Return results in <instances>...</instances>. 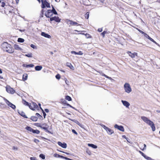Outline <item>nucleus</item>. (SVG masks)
Segmentation results:
<instances>
[{
  "mask_svg": "<svg viewBox=\"0 0 160 160\" xmlns=\"http://www.w3.org/2000/svg\"><path fill=\"white\" fill-rule=\"evenodd\" d=\"M2 47L4 50L10 53H12L14 52V48L11 45L7 42H4L2 45Z\"/></svg>",
  "mask_w": 160,
  "mask_h": 160,
  "instance_id": "f257e3e1",
  "label": "nucleus"
},
{
  "mask_svg": "<svg viewBox=\"0 0 160 160\" xmlns=\"http://www.w3.org/2000/svg\"><path fill=\"white\" fill-rule=\"evenodd\" d=\"M141 118L145 122L151 126L153 131H154L155 130L154 124L152 121L145 116H142Z\"/></svg>",
  "mask_w": 160,
  "mask_h": 160,
  "instance_id": "f03ea898",
  "label": "nucleus"
},
{
  "mask_svg": "<svg viewBox=\"0 0 160 160\" xmlns=\"http://www.w3.org/2000/svg\"><path fill=\"white\" fill-rule=\"evenodd\" d=\"M124 88L125 92L129 93L132 91V89L130 84L128 83H125L124 86Z\"/></svg>",
  "mask_w": 160,
  "mask_h": 160,
  "instance_id": "7ed1b4c3",
  "label": "nucleus"
},
{
  "mask_svg": "<svg viewBox=\"0 0 160 160\" xmlns=\"http://www.w3.org/2000/svg\"><path fill=\"white\" fill-rule=\"evenodd\" d=\"M28 107L30 109L32 110H35V109H37L38 108V106L37 104L34 102L29 103Z\"/></svg>",
  "mask_w": 160,
  "mask_h": 160,
  "instance_id": "20e7f679",
  "label": "nucleus"
},
{
  "mask_svg": "<svg viewBox=\"0 0 160 160\" xmlns=\"http://www.w3.org/2000/svg\"><path fill=\"white\" fill-rule=\"evenodd\" d=\"M66 22L68 24H69L72 26H80L81 25V24H78L77 22L69 19L66 20Z\"/></svg>",
  "mask_w": 160,
  "mask_h": 160,
  "instance_id": "39448f33",
  "label": "nucleus"
},
{
  "mask_svg": "<svg viewBox=\"0 0 160 160\" xmlns=\"http://www.w3.org/2000/svg\"><path fill=\"white\" fill-rule=\"evenodd\" d=\"M6 90L7 92L11 94H14L15 92V90L9 86H7L6 87Z\"/></svg>",
  "mask_w": 160,
  "mask_h": 160,
  "instance_id": "423d86ee",
  "label": "nucleus"
},
{
  "mask_svg": "<svg viewBox=\"0 0 160 160\" xmlns=\"http://www.w3.org/2000/svg\"><path fill=\"white\" fill-rule=\"evenodd\" d=\"M45 7L49 8L50 7V3H48L46 0H44L42 1V8H44Z\"/></svg>",
  "mask_w": 160,
  "mask_h": 160,
  "instance_id": "0eeeda50",
  "label": "nucleus"
},
{
  "mask_svg": "<svg viewBox=\"0 0 160 160\" xmlns=\"http://www.w3.org/2000/svg\"><path fill=\"white\" fill-rule=\"evenodd\" d=\"M50 21H55L56 22H60L61 19L59 18L58 17L54 16L51 18L50 19Z\"/></svg>",
  "mask_w": 160,
  "mask_h": 160,
  "instance_id": "6e6552de",
  "label": "nucleus"
},
{
  "mask_svg": "<svg viewBox=\"0 0 160 160\" xmlns=\"http://www.w3.org/2000/svg\"><path fill=\"white\" fill-rule=\"evenodd\" d=\"M53 156L54 157H58V158H61L65 159H66V160H72V159H71L70 158H67V157L63 156H62L60 155H59V154H58L57 153H55L54 154Z\"/></svg>",
  "mask_w": 160,
  "mask_h": 160,
  "instance_id": "1a4fd4ad",
  "label": "nucleus"
},
{
  "mask_svg": "<svg viewBox=\"0 0 160 160\" xmlns=\"http://www.w3.org/2000/svg\"><path fill=\"white\" fill-rule=\"evenodd\" d=\"M127 53L129 55V56L132 58H134L135 56H138V53L136 52H134L133 53H132L130 51H128Z\"/></svg>",
  "mask_w": 160,
  "mask_h": 160,
  "instance_id": "9d476101",
  "label": "nucleus"
},
{
  "mask_svg": "<svg viewBox=\"0 0 160 160\" xmlns=\"http://www.w3.org/2000/svg\"><path fill=\"white\" fill-rule=\"evenodd\" d=\"M5 100L8 106L11 107L13 109H15L16 108L15 106L10 102L7 99H5Z\"/></svg>",
  "mask_w": 160,
  "mask_h": 160,
  "instance_id": "9b49d317",
  "label": "nucleus"
},
{
  "mask_svg": "<svg viewBox=\"0 0 160 160\" xmlns=\"http://www.w3.org/2000/svg\"><path fill=\"white\" fill-rule=\"evenodd\" d=\"M103 128L107 131V133L109 134H111L114 132L112 130L105 126H104Z\"/></svg>",
  "mask_w": 160,
  "mask_h": 160,
  "instance_id": "f8f14e48",
  "label": "nucleus"
},
{
  "mask_svg": "<svg viewBox=\"0 0 160 160\" xmlns=\"http://www.w3.org/2000/svg\"><path fill=\"white\" fill-rule=\"evenodd\" d=\"M45 16L47 18L50 17L52 15V12L51 11V10H48L45 12Z\"/></svg>",
  "mask_w": 160,
  "mask_h": 160,
  "instance_id": "ddd939ff",
  "label": "nucleus"
},
{
  "mask_svg": "<svg viewBox=\"0 0 160 160\" xmlns=\"http://www.w3.org/2000/svg\"><path fill=\"white\" fill-rule=\"evenodd\" d=\"M38 127L41 128L46 131H48V126L45 123L42 124V125L38 126Z\"/></svg>",
  "mask_w": 160,
  "mask_h": 160,
  "instance_id": "4468645a",
  "label": "nucleus"
},
{
  "mask_svg": "<svg viewBox=\"0 0 160 160\" xmlns=\"http://www.w3.org/2000/svg\"><path fill=\"white\" fill-rule=\"evenodd\" d=\"M144 37L148 38L150 40L154 42L156 44H157V43L155 42L153 39L151 38L145 32V33L143 34Z\"/></svg>",
  "mask_w": 160,
  "mask_h": 160,
  "instance_id": "2eb2a0df",
  "label": "nucleus"
},
{
  "mask_svg": "<svg viewBox=\"0 0 160 160\" xmlns=\"http://www.w3.org/2000/svg\"><path fill=\"white\" fill-rule=\"evenodd\" d=\"M114 127L115 128H117L121 131L124 132V128L122 126H118L117 124H115Z\"/></svg>",
  "mask_w": 160,
  "mask_h": 160,
  "instance_id": "dca6fc26",
  "label": "nucleus"
},
{
  "mask_svg": "<svg viewBox=\"0 0 160 160\" xmlns=\"http://www.w3.org/2000/svg\"><path fill=\"white\" fill-rule=\"evenodd\" d=\"M58 145L63 148H67V145L66 143L63 142L62 143L60 142H58Z\"/></svg>",
  "mask_w": 160,
  "mask_h": 160,
  "instance_id": "f3484780",
  "label": "nucleus"
},
{
  "mask_svg": "<svg viewBox=\"0 0 160 160\" xmlns=\"http://www.w3.org/2000/svg\"><path fill=\"white\" fill-rule=\"evenodd\" d=\"M41 35L42 36L44 37H45L48 38H51V36L47 33H46L44 32H42L41 33Z\"/></svg>",
  "mask_w": 160,
  "mask_h": 160,
  "instance_id": "a211bd4d",
  "label": "nucleus"
},
{
  "mask_svg": "<svg viewBox=\"0 0 160 160\" xmlns=\"http://www.w3.org/2000/svg\"><path fill=\"white\" fill-rule=\"evenodd\" d=\"M18 113L21 116L23 117L26 118H28L27 117L25 113L23 112L22 111H20L19 112H18Z\"/></svg>",
  "mask_w": 160,
  "mask_h": 160,
  "instance_id": "6ab92c4d",
  "label": "nucleus"
},
{
  "mask_svg": "<svg viewBox=\"0 0 160 160\" xmlns=\"http://www.w3.org/2000/svg\"><path fill=\"white\" fill-rule=\"evenodd\" d=\"M122 102L123 105L125 106L126 107H128L130 105L129 103L126 101L122 100Z\"/></svg>",
  "mask_w": 160,
  "mask_h": 160,
  "instance_id": "aec40b11",
  "label": "nucleus"
},
{
  "mask_svg": "<svg viewBox=\"0 0 160 160\" xmlns=\"http://www.w3.org/2000/svg\"><path fill=\"white\" fill-rule=\"evenodd\" d=\"M78 34L84 35L87 38H92V36L89 34L84 33H78Z\"/></svg>",
  "mask_w": 160,
  "mask_h": 160,
  "instance_id": "412c9836",
  "label": "nucleus"
},
{
  "mask_svg": "<svg viewBox=\"0 0 160 160\" xmlns=\"http://www.w3.org/2000/svg\"><path fill=\"white\" fill-rule=\"evenodd\" d=\"M69 119L75 122L80 127H82V124L78 121L75 119H72L70 118H69Z\"/></svg>",
  "mask_w": 160,
  "mask_h": 160,
  "instance_id": "4be33fe9",
  "label": "nucleus"
},
{
  "mask_svg": "<svg viewBox=\"0 0 160 160\" xmlns=\"http://www.w3.org/2000/svg\"><path fill=\"white\" fill-rule=\"evenodd\" d=\"M23 66L25 68H32L34 67V65L32 64H23Z\"/></svg>",
  "mask_w": 160,
  "mask_h": 160,
  "instance_id": "5701e85b",
  "label": "nucleus"
},
{
  "mask_svg": "<svg viewBox=\"0 0 160 160\" xmlns=\"http://www.w3.org/2000/svg\"><path fill=\"white\" fill-rule=\"evenodd\" d=\"M66 64L67 66L69 67L72 70L74 69V67L70 63L67 62Z\"/></svg>",
  "mask_w": 160,
  "mask_h": 160,
  "instance_id": "b1692460",
  "label": "nucleus"
},
{
  "mask_svg": "<svg viewBox=\"0 0 160 160\" xmlns=\"http://www.w3.org/2000/svg\"><path fill=\"white\" fill-rule=\"evenodd\" d=\"M42 68V66H37L35 68V69L36 71H40Z\"/></svg>",
  "mask_w": 160,
  "mask_h": 160,
  "instance_id": "393cba45",
  "label": "nucleus"
},
{
  "mask_svg": "<svg viewBox=\"0 0 160 160\" xmlns=\"http://www.w3.org/2000/svg\"><path fill=\"white\" fill-rule=\"evenodd\" d=\"M28 78V74L27 73H24L22 77V80L23 81H25V80H27Z\"/></svg>",
  "mask_w": 160,
  "mask_h": 160,
  "instance_id": "a878e982",
  "label": "nucleus"
},
{
  "mask_svg": "<svg viewBox=\"0 0 160 160\" xmlns=\"http://www.w3.org/2000/svg\"><path fill=\"white\" fill-rule=\"evenodd\" d=\"M30 119L33 121H36L38 120V118L35 116H32L31 117Z\"/></svg>",
  "mask_w": 160,
  "mask_h": 160,
  "instance_id": "bb28decb",
  "label": "nucleus"
},
{
  "mask_svg": "<svg viewBox=\"0 0 160 160\" xmlns=\"http://www.w3.org/2000/svg\"><path fill=\"white\" fill-rule=\"evenodd\" d=\"M22 102L25 105L29 106V103H28L25 100L22 99Z\"/></svg>",
  "mask_w": 160,
  "mask_h": 160,
  "instance_id": "cd10ccee",
  "label": "nucleus"
},
{
  "mask_svg": "<svg viewBox=\"0 0 160 160\" xmlns=\"http://www.w3.org/2000/svg\"><path fill=\"white\" fill-rule=\"evenodd\" d=\"M25 129L27 131H29L30 132H32L33 130V129L31 128V127L28 126H27L25 128Z\"/></svg>",
  "mask_w": 160,
  "mask_h": 160,
  "instance_id": "c85d7f7f",
  "label": "nucleus"
},
{
  "mask_svg": "<svg viewBox=\"0 0 160 160\" xmlns=\"http://www.w3.org/2000/svg\"><path fill=\"white\" fill-rule=\"evenodd\" d=\"M88 146L89 147H91L93 148H97V146L96 145L88 143Z\"/></svg>",
  "mask_w": 160,
  "mask_h": 160,
  "instance_id": "c756f323",
  "label": "nucleus"
},
{
  "mask_svg": "<svg viewBox=\"0 0 160 160\" xmlns=\"http://www.w3.org/2000/svg\"><path fill=\"white\" fill-rule=\"evenodd\" d=\"M3 1V0H0V4L1 3V4L0 5L2 7H4L5 5V3Z\"/></svg>",
  "mask_w": 160,
  "mask_h": 160,
  "instance_id": "7c9ffc66",
  "label": "nucleus"
},
{
  "mask_svg": "<svg viewBox=\"0 0 160 160\" xmlns=\"http://www.w3.org/2000/svg\"><path fill=\"white\" fill-rule=\"evenodd\" d=\"M65 99L68 101H71L72 100L71 97L68 95H67L65 96Z\"/></svg>",
  "mask_w": 160,
  "mask_h": 160,
  "instance_id": "2f4dec72",
  "label": "nucleus"
},
{
  "mask_svg": "<svg viewBox=\"0 0 160 160\" xmlns=\"http://www.w3.org/2000/svg\"><path fill=\"white\" fill-rule=\"evenodd\" d=\"M32 132L34 133L39 134L40 133V132L39 130H34L33 129Z\"/></svg>",
  "mask_w": 160,
  "mask_h": 160,
  "instance_id": "473e14b6",
  "label": "nucleus"
},
{
  "mask_svg": "<svg viewBox=\"0 0 160 160\" xmlns=\"http://www.w3.org/2000/svg\"><path fill=\"white\" fill-rule=\"evenodd\" d=\"M51 11L52 12V13H53L55 15H57L58 14V13L57 12H56V10L55 9V8H54V7H52V9L51 10Z\"/></svg>",
  "mask_w": 160,
  "mask_h": 160,
  "instance_id": "72a5a7b5",
  "label": "nucleus"
},
{
  "mask_svg": "<svg viewBox=\"0 0 160 160\" xmlns=\"http://www.w3.org/2000/svg\"><path fill=\"white\" fill-rule=\"evenodd\" d=\"M18 42H24V40L23 38H19L18 39Z\"/></svg>",
  "mask_w": 160,
  "mask_h": 160,
  "instance_id": "f704fd0d",
  "label": "nucleus"
},
{
  "mask_svg": "<svg viewBox=\"0 0 160 160\" xmlns=\"http://www.w3.org/2000/svg\"><path fill=\"white\" fill-rule=\"evenodd\" d=\"M25 56L28 58H31L32 57V54L30 53L25 55Z\"/></svg>",
  "mask_w": 160,
  "mask_h": 160,
  "instance_id": "c9c22d12",
  "label": "nucleus"
},
{
  "mask_svg": "<svg viewBox=\"0 0 160 160\" xmlns=\"http://www.w3.org/2000/svg\"><path fill=\"white\" fill-rule=\"evenodd\" d=\"M89 17V12H87L85 14V17L86 19H88V18Z\"/></svg>",
  "mask_w": 160,
  "mask_h": 160,
  "instance_id": "e433bc0d",
  "label": "nucleus"
},
{
  "mask_svg": "<svg viewBox=\"0 0 160 160\" xmlns=\"http://www.w3.org/2000/svg\"><path fill=\"white\" fill-rule=\"evenodd\" d=\"M107 33V31H104L103 32L101 33V34L103 38L105 37V34Z\"/></svg>",
  "mask_w": 160,
  "mask_h": 160,
  "instance_id": "4c0bfd02",
  "label": "nucleus"
},
{
  "mask_svg": "<svg viewBox=\"0 0 160 160\" xmlns=\"http://www.w3.org/2000/svg\"><path fill=\"white\" fill-rule=\"evenodd\" d=\"M39 157L43 159H45V155L42 154H40Z\"/></svg>",
  "mask_w": 160,
  "mask_h": 160,
  "instance_id": "58836bf2",
  "label": "nucleus"
},
{
  "mask_svg": "<svg viewBox=\"0 0 160 160\" xmlns=\"http://www.w3.org/2000/svg\"><path fill=\"white\" fill-rule=\"evenodd\" d=\"M139 152L144 158H146L145 157H146V155H145L142 152H141L140 151H139Z\"/></svg>",
  "mask_w": 160,
  "mask_h": 160,
  "instance_id": "ea45409f",
  "label": "nucleus"
},
{
  "mask_svg": "<svg viewBox=\"0 0 160 160\" xmlns=\"http://www.w3.org/2000/svg\"><path fill=\"white\" fill-rule=\"evenodd\" d=\"M145 157L146 158H145L147 159V160H154L150 157H148L147 156H146Z\"/></svg>",
  "mask_w": 160,
  "mask_h": 160,
  "instance_id": "a19ab883",
  "label": "nucleus"
},
{
  "mask_svg": "<svg viewBox=\"0 0 160 160\" xmlns=\"http://www.w3.org/2000/svg\"><path fill=\"white\" fill-rule=\"evenodd\" d=\"M55 77L57 79H59L61 78L60 75L59 74H57L56 76Z\"/></svg>",
  "mask_w": 160,
  "mask_h": 160,
  "instance_id": "79ce46f5",
  "label": "nucleus"
},
{
  "mask_svg": "<svg viewBox=\"0 0 160 160\" xmlns=\"http://www.w3.org/2000/svg\"><path fill=\"white\" fill-rule=\"evenodd\" d=\"M74 31L75 32H80L79 33H82L83 32H86V31H78V30H74Z\"/></svg>",
  "mask_w": 160,
  "mask_h": 160,
  "instance_id": "37998d69",
  "label": "nucleus"
},
{
  "mask_svg": "<svg viewBox=\"0 0 160 160\" xmlns=\"http://www.w3.org/2000/svg\"><path fill=\"white\" fill-rule=\"evenodd\" d=\"M137 29L139 32H140L141 33H142V34H144V33H145V32H143V31H142L141 30H140V29H138V28H137Z\"/></svg>",
  "mask_w": 160,
  "mask_h": 160,
  "instance_id": "c03bdc74",
  "label": "nucleus"
},
{
  "mask_svg": "<svg viewBox=\"0 0 160 160\" xmlns=\"http://www.w3.org/2000/svg\"><path fill=\"white\" fill-rule=\"evenodd\" d=\"M72 132L74 133V134H75L76 135H77L78 134V133L76 132V131L74 129H72Z\"/></svg>",
  "mask_w": 160,
  "mask_h": 160,
  "instance_id": "a18cd8bd",
  "label": "nucleus"
},
{
  "mask_svg": "<svg viewBox=\"0 0 160 160\" xmlns=\"http://www.w3.org/2000/svg\"><path fill=\"white\" fill-rule=\"evenodd\" d=\"M34 141L36 142V143H38L39 142V140L38 139H36V138H35L34 139Z\"/></svg>",
  "mask_w": 160,
  "mask_h": 160,
  "instance_id": "49530a36",
  "label": "nucleus"
},
{
  "mask_svg": "<svg viewBox=\"0 0 160 160\" xmlns=\"http://www.w3.org/2000/svg\"><path fill=\"white\" fill-rule=\"evenodd\" d=\"M14 48L16 49H19L20 48L19 47L18 45H15L14 46Z\"/></svg>",
  "mask_w": 160,
  "mask_h": 160,
  "instance_id": "de8ad7c7",
  "label": "nucleus"
},
{
  "mask_svg": "<svg viewBox=\"0 0 160 160\" xmlns=\"http://www.w3.org/2000/svg\"><path fill=\"white\" fill-rule=\"evenodd\" d=\"M42 113L43 114L44 118H45V117H46V114L45 113V112L43 110H42Z\"/></svg>",
  "mask_w": 160,
  "mask_h": 160,
  "instance_id": "09e8293b",
  "label": "nucleus"
},
{
  "mask_svg": "<svg viewBox=\"0 0 160 160\" xmlns=\"http://www.w3.org/2000/svg\"><path fill=\"white\" fill-rule=\"evenodd\" d=\"M71 53L72 54H74L75 55H77L78 54V52H76L74 51H72L71 52Z\"/></svg>",
  "mask_w": 160,
  "mask_h": 160,
  "instance_id": "8fccbe9b",
  "label": "nucleus"
},
{
  "mask_svg": "<svg viewBox=\"0 0 160 160\" xmlns=\"http://www.w3.org/2000/svg\"><path fill=\"white\" fill-rule=\"evenodd\" d=\"M86 152L87 153L89 154V155H90L91 154V152L90 151L88 150H87L86 151Z\"/></svg>",
  "mask_w": 160,
  "mask_h": 160,
  "instance_id": "3c124183",
  "label": "nucleus"
},
{
  "mask_svg": "<svg viewBox=\"0 0 160 160\" xmlns=\"http://www.w3.org/2000/svg\"><path fill=\"white\" fill-rule=\"evenodd\" d=\"M82 54L83 53L81 51H79L78 52L77 55H82Z\"/></svg>",
  "mask_w": 160,
  "mask_h": 160,
  "instance_id": "603ef678",
  "label": "nucleus"
},
{
  "mask_svg": "<svg viewBox=\"0 0 160 160\" xmlns=\"http://www.w3.org/2000/svg\"><path fill=\"white\" fill-rule=\"evenodd\" d=\"M30 160H37L36 158L34 157H31L30 158Z\"/></svg>",
  "mask_w": 160,
  "mask_h": 160,
  "instance_id": "864d4df0",
  "label": "nucleus"
},
{
  "mask_svg": "<svg viewBox=\"0 0 160 160\" xmlns=\"http://www.w3.org/2000/svg\"><path fill=\"white\" fill-rule=\"evenodd\" d=\"M98 31L99 32H101L102 31V28H99L98 29Z\"/></svg>",
  "mask_w": 160,
  "mask_h": 160,
  "instance_id": "5fc2aeb1",
  "label": "nucleus"
},
{
  "mask_svg": "<svg viewBox=\"0 0 160 160\" xmlns=\"http://www.w3.org/2000/svg\"><path fill=\"white\" fill-rule=\"evenodd\" d=\"M12 149L13 150H17L18 149V148L17 147H15V146H13L12 147Z\"/></svg>",
  "mask_w": 160,
  "mask_h": 160,
  "instance_id": "6e6d98bb",
  "label": "nucleus"
},
{
  "mask_svg": "<svg viewBox=\"0 0 160 160\" xmlns=\"http://www.w3.org/2000/svg\"><path fill=\"white\" fill-rule=\"evenodd\" d=\"M30 46L31 47L33 48H35V46L32 44H31L30 45Z\"/></svg>",
  "mask_w": 160,
  "mask_h": 160,
  "instance_id": "4d7b16f0",
  "label": "nucleus"
},
{
  "mask_svg": "<svg viewBox=\"0 0 160 160\" xmlns=\"http://www.w3.org/2000/svg\"><path fill=\"white\" fill-rule=\"evenodd\" d=\"M102 76H104L105 77L108 78H109V77H108V76H107L106 75H105V74H103L102 75Z\"/></svg>",
  "mask_w": 160,
  "mask_h": 160,
  "instance_id": "13d9d810",
  "label": "nucleus"
},
{
  "mask_svg": "<svg viewBox=\"0 0 160 160\" xmlns=\"http://www.w3.org/2000/svg\"><path fill=\"white\" fill-rule=\"evenodd\" d=\"M45 111L47 113L48 112H49V110L48 109H45Z\"/></svg>",
  "mask_w": 160,
  "mask_h": 160,
  "instance_id": "bf43d9fd",
  "label": "nucleus"
},
{
  "mask_svg": "<svg viewBox=\"0 0 160 160\" xmlns=\"http://www.w3.org/2000/svg\"><path fill=\"white\" fill-rule=\"evenodd\" d=\"M60 151L61 152H62L63 153H66L67 155H69V154H70L69 153H68V152H63V151Z\"/></svg>",
  "mask_w": 160,
  "mask_h": 160,
  "instance_id": "052dcab7",
  "label": "nucleus"
},
{
  "mask_svg": "<svg viewBox=\"0 0 160 160\" xmlns=\"http://www.w3.org/2000/svg\"><path fill=\"white\" fill-rule=\"evenodd\" d=\"M36 115L37 116H38V117H39V116H41L40 115V114L38 113H36Z\"/></svg>",
  "mask_w": 160,
  "mask_h": 160,
  "instance_id": "680f3d73",
  "label": "nucleus"
},
{
  "mask_svg": "<svg viewBox=\"0 0 160 160\" xmlns=\"http://www.w3.org/2000/svg\"><path fill=\"white\" fill-rule=\"evenodd\" d=\"M99 1L103 3L104 2V0H99Z\"/></svg>",
  "mask_w": 160,
  "mask_h": 160,
  "instance_id": "e2e57ef3",
  "label": "nucleus"
},
{
  "mask_svg": "<svg viewBox=\"0 0 160 160\" xmlns=\"http://www.w3.org/2000/svg\"><path fill=\"white\" fill-rule=\"evenodd\" d=\"M19 0H16V1L17 3H18Z\"/></svg>",
  "mask_w": 160,
  "mask_h": 160,
  "instance_id": "0e129e2a",
  "label": "nucleus"
},
{
  "mask_svg": "<svg viewBox=\"0 0 160 160\" xmlns=\"http://www.w3.org/2000/svg\"><path fill=\"white\" fill-rule=\"evenodd\" d=\"M67 82H68V80H67V79H66V80H65V82H66V83L67 84H68L67 83Z\"/></svg>",
  "mask_w": 160,
  "mask_h": 160,
  "instance_id": "69168bd1",
  "label": "nucleus"
},
{
  "mask_svg": "<svg viewBox=\"0 0 160 160\" xmlns=\"http://www.w3.org/2000/svg\"><path fill=\"white\" fill-rule=\"evenodd\" d=\"M2 73V69H0V73Z\"/></svg>",
  "mask_w": 160,
  "mask_h": 160,
  "instance_id": "338daca9",
  "label": "nucleus"
},
{
  "mask_svg": "<svg viewBox=\"0 0 160 160\" xmlns=\"http://www.w3.org/2000/svg\"><path fill=\"white\" fill-rule=\"evenodd\" d=\"M50 54H51V55H53V52H50Z\"/></svg>",
  "mask_w": 160,
  "mask_h": 160,
  "instance_id": "774afa93",
  "label": "nucleus"
}]
</instances>
